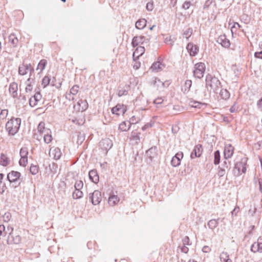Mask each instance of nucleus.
<instances>
[{"label": "nucleus", "mask_w": 262, "mask_h": 262, "mask_svg": "<svg viewBox=\"0 0 262 262\" xmlns=\"http://www.w3.org/2000/svg\"><path fill=\"white\" fill-rule=\"evenodd\" d=\"M41 137L43 138L45 143H50L53 140L52 132L50 128L46 127L45 123L43 122H40L37 127V133Z\"/></svg>", "instance_id": "f257e3e1"}, {"label": "nucleus", "mask_w": 262, "mask_h": 262, "mask_svg": "<svg viewBox=\"0 0 262 262\" xmlns=\"http://www.w3.org/2000/svg\"><path fill=\"white\" fill-rule=\"evenodd\" d=\"M206 87L210 92H216L221 88L220 80L216 77L208 75L206 77Z\"/></svg>", "instance_id": "f03ea898"}, {"label": "nucleus", "mask_w": 262, "mask_h": 262, "mask_svg": "<svg viewBox=\"0 0 262 262\" xmlns=\"http://www.w3.org/2000/svg\"><path fill=\"white\" fill-rule=\"evenodd\" d=\"M20 123V118H12L6 123V130L10 135H14L18 131Z\"/></svg>", "instance_id": "7ed1b4c3"}, {"label": "nucleus", "mask_w": 262, "mask_h": 262, "mask_svg": "<svg viewBox=\"0 0 262 262\" xmlns=\"http://www.w3.org/2000/svg\"><path fill=\"white\" fill-rule=\"evenodd\" d=\"M75 112H83L88 108V103L86 99H80L74 105Z\"/></svg>", "instance_id": "20e7f679"}, {"label": "nucleus", "mask_w": 262, "mask_h": 262, "mask_svg": "<svg viewBox=\"0 0 262 262\" xmlns=\"http://www.w3.org/2000/svg\"><path fill=\"white\" fill-rule=\"evenodd\" d=\"M205 65L204 63L199 62L195 64L193 75L195 77L201 79L203 76L205 71Z\"/></svg>", "instance_id": "39448f33"}, {"label": "nucleus", "mask_w": 262, "mask_h": 262, "mask_svg": "<svg viewBox=\"0 0 262 262\" xmlns=\"http://www.w3.org/2000/svg\"><path fill=\"white\" fill-rule=\"evenodd\" d=\"M149 40V38H146L143 35L137 36L133 38L132 40V45L134 47L142 46V45L144 43L148 42Z\"/></svg>", "instance_id": "423d86ee"}, {"label": "nucleus", "mask_w": 262, "mask_h": 262, "mask_svg": "<svg viewBox=\"0 0 262 262\" xmlns=\"http://www.w3.org/2000/svg\"><path fill=\"white\" fill-rule=\"evenodd\" d=\"M127 110L126 105L122 104H118L112 108V112L113 114L119 116L123 115Z\"/></svg>", "instance_id": "0eeeda50"}, {"label": "nucleus", "mask_w": 262, "mask_h": 262, "mask_svg": "<svg viewBox=\"0 0 262 262\" xmlns=\"http://www.w3.org/2000/svg\"><path fill=\"white\" fill-rule=\"evenodd\" d=\"M49 156L54 160H58L61 156L62 153L60 149L57 147L53 146L49 150Z\"/></svg>", "instance_id": "6e6552de"}, {"label": "nucleus", "mask_w": 262, "mask_h": 262, "mask_svg": "<svg viewBox=\"0 0 262 262\" xmlns=\"http://www.w3.org/2000/svg\"><path fill=\"white\" fill-rule=\"evenodd\" d=\"M251 250L254 253L262 252V236L259 237L257 241L252 245Z\"/></svg>", "instance_id": "1a4fd4ad"}, {"label": "nucleus", "mask_w": 262, "mask_h": 262, "mask_svg": "<svg viewBox=\"0 0 262 262\" xmlns=\"http://www.w3.org/2000/svg\"><path fill=\"white\" fill-rule=\"evenodd\" d=\"M33 70L32 66L30 63L23 62L19 67L18 72L20 75H26L29 71Z\"/></svg>", "instance_id": "9d476101"}, {"label": "nucleus", "mask_w": 262, "mask_h": 262, "mask_svg": "<svg viewBox=\"0 0 262 262\" xmlns=\"http://www.w3.org/2000/svg\"><path fill=\"white\" fill-rule=\"evenodd\" d=\"M92 203L95 205H98L102 200V195L101 192L98 190H95L93 192L91 196Z\"/></svg>", "instance_id": "9b49d317"}, {"label": "nucleus", "mask_w": 262, "mask_h": 262, "mask_svg": "<svg viewBox=\"0 0 262 262\" xmlns=\"http://www.w3.org/2000/svg\"><path fill=\"white\" fill-rule=\"evenodd\" d=\"M21 177V173L18 171L12 170L7 174V179L10 182H15Z\"/></svg>", "instance_id": "f8f14e48"}, {"label": "nucleus", "mask_w": 262, "mask_h": 262, "mask_svg": "<svg viewBox=\"0 0 262 262\" xmlns=\"http://www.w3.org/2000/svg\"><path fill=\"white\" fill-rule=\"evenodd\" d=\"M183 158V153L182 152H177L174 156H173L171 161V165L174 166H178L181 164V160Z\"/></svg>", "instance_id": "ddd939ff"}, {"label": "nucleus", "mask_w": 262, "mask_h": 262, "mask_svg": "<svg viewBox=\"0 0 262 262\" xmlns=\"http://www.w3.org/2000/svg\"><path fill=\"white\" fill-rule=\"evenodd\" d=\"M203 151V147L201 144H198L194 147L192 152L190 155V157L192 159H194L197 157H200Z\"/></svg>", "instance_id": "4468645a"}, {"label": "nucleus", "mask_w": 262, "mask_h": 262, "mask_svg": "<svg viewBox=\"0 0 262 262\" xmlns=\"http://www.w3.org/2000/svg\"><path fill=\"white\" fill-rule=\"evenodd\" d=\"M234 148L231 144H226L224 148V157L225 159L230 158L234 153Z\"/></svg>", "instance_id": "2eb2a0df"}, {"label": "nucleus", "mask_w": 262, "mask_h": 262, "mask_svg": "<svg viewBox=\"0 0 262 262\" xmlns=\"http://www.w3.org/2000/svg\"><path fill=\"white\" fill-rule=\"evenodd\" d=\"M187 50L190 56H195L199 52V48L196 45L189 43L187 46Z\"/></svg>", "instance_id": "dca6fc26"}, {"label": "nucleus", "mask_w": 262, "mask_h": 262, "mask_svg": "<svg viewBox=\"0 0 262 262\" xmlns=\"http://www.w3.org/2000/svg\"><path fill=\"white\" fill-rule=\"evenodd\" d=\"M120 202V198L117 195L111 194L108 199V204L109 206L113 207L117 205Z\"/></svg>", "instance_id": "f3484780"}, {"label": "nucleus", "mask_w": 262, "mask_h": 262, "mask_svg": "<svg viewBox=\"0 0 262 262\" xmlns=\"http://www.w3.org/2000/svg\"><path fill=\"white\" fill-rule=\"evenodd\" d=\"M151 84H152L155 89L159 90H162V88L164 86V83L162 82L160 79H158L157 78H155V79H153L151 81Z\"/></svg>", "instance_id": "a211bd4d"}, {"label": "nucleus", "mask_w": 262, "mask_h": 262, "mask_svg": "<svg viewBox=\"0 0 262 262\" xmlns=\"http://www.w3.org/2000/svg\"><path fill=\"white\" fill-rule=\"evenodd\" d=\"M145 51L144 47L139 46L136 49L135 51L133 53V58L134 59H138L140 56H141Z\"/></svg>", "instance_id": "6ab92c4d"}, {"label": "nucleus", "mask_w": 262, "mask_h": 262, "mask_svg": "<svg viewBox=\"0 0 262 262\" xmlns=\"http://www.w3.org/2000/svg\"><path fill=\"white\" fill-rule=\"evenodd\" d=\"M90 179L94 183H97L99 182V178L97 172L95 170H92L89 173Z\"/></svg>", "instance_id": "aec40b11"}, {"label": "nucleus", "mask_w": 262, "mask_h": 262, "mask_svg": "<svg viewBox=\"0 0 262 262\" xmlns=\"http://www.w3.org/2000/svg\"><path fill=\"white\" fill-rule=\"evenodd\" d=\"M40 98V95L39 94L34 95L30 99L29 103L30 106L32 107L35 106L37 104V102Z\"/></svg>", "instance_id": "412c9836"}, {"label": "nucleus", "mask_w": 262, "mask_h": 262, "mask_svg": "<svg viewBox=\"0 0 262 262\" xmlns=\"http://www.w3.org/2000/svg\"><path fill=\"white\" fill-rule=\"evenodd\" d=\"M238 168V172L236 176L241 175L242 173H245L246 171V167L245 165L242 163H237L235 166V169Z\"/></svg>", "instance_id": "4be33fe9"}, {"label": "nucleus", "mask_w": 262, "mask_h": 262, "mask_svg": "<svg viewBox=\"0 0 262 262\" xmlns=\"http://www.w3.org/2000/svg\"><path fill=\"white\" fill-rule=\"evenodd\" d=\"M164 65L160 61H157L153 63L150 69L154 72H158L163 69Z\"/></svg>", "instance_id": "5701e85b"}, {"label": "nucleus", "mask_w": 262, "mask_h": 262, "mask_svg": "<svg viewBox=\"0 0 262 262\" xmlns=\"http://www.w3.org/2000/svg\"><path fill=\"white\" fill-rule=\"evenodd\" d=\"M221 45L225 48H228L230 45V41L225 36H221L219 38Z\"/></svg>", "instance_id": "b1692460"}, {"label": "nucleus", "mask_w": 262, "mask_h": 262, "mask_svg": "<svg viewBox=\"0 0 262 262\" xmlns=\"http://www.w3.org/2000/svg\"><path fill=\"white\" fill-rule=\"evenodd\" d=\"M9 164L8 158L4 154H2L0 156V165L3 166H7Z\"/></svg>", "instance_id": "393cba45"}, {"label": "nucleus", "mask_w": 262, "mask_h": 262, "mask_svg": "<svg viewBox=\"0 0 262 262\" xmlns=\"http://www.w3.org/2000/svg\"><path fill=\"white\" fill-rule=\"evenodd\" d=\"M47 64V61L46 59H41L37 65L36 70L39 71V72H42L45 69Z\"/></svg>", "instance_id": "a878e982"}, {"label": "nucleus", "mask_w": 262, "mask_h": 262, "mask_svg": "<svg viewBox=\"0 0 262 262\" xmlns=\"http://www.w3.org/2000/svg\"><path fill=\"white\" fill-rule=\"evenodd\" d=\"M146 25V20L145 19H139L136 23V27L138 29H143Z\"/></svg>", "instance_id": "bb28decb"}, {"label": "nucleus", "mask_w": 262, "mask_h": 262, "mask_svg": "<svg viewBox=\"0 0 262 262\" xmlns=\"http://www.w3.org/2000/svg\"><path fill=\"white\" fill-rule=\"evenodd\" d=\"M13 16L16 19H21L24 17V13L21 10H16L13 12Z\"/></svg>", "instance_id": "cd10ccee"}, {"label": "nucleus", "mask_w": 262, "mask_h": 262, "mask_svg": "<svg viewBox=\"0 0 262 262\" xmlns=\"http://www.w3.org/2000/svg\"><path fill=\"white\" fill-rule=\"evenodd\" d=\"M130 125L125 122H121L119 126V129L122 132H125L129 129Z\"/></svg>", "instance_id": "c85d7f7f"}, {"label": "nucleus", "mask_w": 262, "mask_h": 262, "mask_svg": "<svg viewBox=\"0 0 262 262\" xmlns=\"http://www.w3.org/2000/svg\"><path fill=\"white\" fill-rule=\"evenodd\" d=\"M17 91V84L16 83L13 82L10 84L9 92L12 93L13 96L16 94Z\"/></svg>", "instance_id": "c756f323"}, {"label": "nucleus", "mask_w": 262, "mask_h": 262, "mask_svg": "<svg viewBox=\"0 0 262 262\" xmlns=\"http://www.w3.org/2000/svg\"><path fill=\"white\" fill-rule=\"evenodd\" d=\"M30 172L32 174H36L39 172V167L37 164H32L30 167Z\"/></svg>", "instance_id": "7c9ffc66"}, {"label": "nucleus", "mask_w": 262, "mask_h": 262, "mask_svg": "<svg viewBox=\"0 0 262 262\" xmlns=\"http://www.w3.org/2000/svg\"><path fill=\"white\" fill-rule=\"evenodd\" d=\"M241 27V26L236 22H233L232 25L231 27V31L232 34V36H233V33H236V31L240 29Z\"/></svg>", "instance_id": "2f4dec72"}, {"label": "nucleus", "mask_w": 262, "mask_h": 262, "mask_svg": "<svg viewBox=\"0 0 262 262\" xmlns=\"http://www.w3.org/2000/svg\"><path fill=\"white\" fill-rule=\"evenodd\" d=\"M9 41L12 44L14 47H15L18 42V40L14 34H10L9 37Z\"/></svg>", "instance_id": "473e14b6"}, {"label": "nucleus", "mask_w": 262, "mask_h": 262, "mask_svg": "<svg viewBox=\"0 0 262 262\" xmlns=\"http://www.w3.org/2000/svg\"><path fill=\"white\" fill-rule=\"evenodd\" d=\"M220 259L222 262L227 261L230 259L229 258V255H228L227 252H223L220 255Z\"/></svg>", "instance_id": "72a5a7b5"}, {"label": "nucleus", "mask_w": 262, "mask_h": 262, "mask_svg": "<svg viewBox=\"0 0 262 262\" xmlns=\"http://www.w3.org/2000/svg\"><path fill=\"white\" fill-rule=\"evenodd\" d=\"M50 82V78L48 76H45L42 80L41 85L45 88L49 84Z\"/></svg>", "instance_id": "f704fd0d"}, {"label": "nucleus", "mask_w": 262, "mask_h": 262, "mask_svg": "<svg viewBox=\"0 0 262 262\" xmlns=\"http://www.w3.org/2000/svg\"><path fill=\"white\" fill-rule=\"evenodd\" d=\"M79 90V87L78 85H73L70 90V94H72L73 95H76Z\"/></svg>", "instance_id": "c9c22d12"}, {"label": "nucleus", "mask_w": 262, "mask_h": 262, "mask_svg": "<svg viewBox=\"0 0 262 262\" xmlns=\"http://www.w3.org/2000/svg\"><path fill=\"white\" fill-rule=\"evenodd\" d=\"M28 149L27 147H22L20 150V156L21 157H28Z\"/></svg>", "instance_id": "e433bc0d"}, {"label": "nucleus", "mask_w": 262, "mask_h": 262, "mask_svg": "<svg viewBox=\"0 0 262 262\" xmlns=\"http://www.w3.org/2000/svg\"><path fill=\"white\" fill-rule=\"evenodd\" d=\"M217 221L216 220H211L208 223V226L211 229L215 228L217 225Z\"/></svg>", "instance_id": "4c0bfd02"}, {"label": "nucleus", "mask_w": 262, "mask_h": 262, "mask_svg": "<svg viewBox=\"0 0 262 262\" xmlns=\"http://www.w3.org/2000/svg\"><path fill=\"white\" fill-rule=\"evenodd\" d=\"M220 161V154L219 150L215 151L214 152V163L215 165L219 164Z\"/></svg>", "instance_id": "58836bf2"}, {"label": "nucleus", "mask_w": 262, "mask_h": 262, "mask_svg": "<svg viewBox=\"0 0 262 262\" xmlns=\"http://www.w3.org/2000/svg\"><path fill=\"white\" fill-rule=\"evenodd\" d=\"M19 164L20 166H26L28 164V157H21L19 161Z\"/></svg>", "instance_id": "ea45409f"}, {"label": "nucleus", "mask_w": 262, "mask_h": 262, "mask_svg": "<svg viewBox=\"0 0 262 262\" xmlns=\"http://www.w3.org/2000/svg\"><path fill=\"white\" fill-rule=\"evenodd\" d=\"M73 197L75 199L80 198L83 195V193L81 190H76L73 192Z\"/></svg>", "instance_id": "a19ab883"}, {"label": "nucleus", "mask_w": 262, "mask_h": 262, "mask_svg": "<svg viewBox=\"0 0 262 262\" xmlns=\"http://www.w3.org/2000/svg\"><path fill=\"white\" fill-rule=\"evenodd\" d=\"M83 183L81 180H78L75 184V188L76 190H81L83 188Z\"/></svg>", "instance_id": "79ce46f5"}, {"label": "nucleus", "mask_w": 262, "mask_h": 262, "mask_svg": "<svg viewBox=\"0 0 262 262\" xmlns=\"http://www.w3.org/2000/svg\"><path fill=\"white\" fill-rule=\"evenodd\" d=\"M8 115V110H6V109L3 110L0 113V118L1 119L4 120L7 118Z\"/></svg>", "instance_id": "37998d69"}, {"label": "nucleus", "mask_w": 262, "mask_h": 262, "mask_svg": "<svg viewBox=\"0 0 262 262\" xmlns=\"http://www.w3.org/2000/svg\"><path fill=\"white\" fill-rule=\"evenodd\" d=\"M221 95L224 99H227L229 97V93L226 90H222L221 91Z\"/></svg>", "instance_id": "c03bdc74"}, {"label": "nucleus", "mask_w": 262, "mask_h": 262, "mask_svg": "<svg viewBox=\"0 0 262 262\" xmlns=\"http://www.w3.org/2000/svg\"><path fill=\"white\" fill-rule=\"evenodd\" d=\"M166 254H168L169 255H172L171 251L170 249H166L163 253L160 252V255L162 256H163L164 257L166 256Z\"/></svg>", "instance_id": "a18cd8bd"}, {"label": "nucleus", "mask_w": 262, "mask_h": 262, "mask_svg": "<svg viewBox=\"0 0 262 262\" xmlns=\"http://www.w3.org/2000/svg\"><path fill=\"white\" fill-rule=\"evenodd\" d=\"M163 101L164 99L161 97H159L155 99L154 102L156 104H161L163 102Z\"/></svg>", "instance_id": "49530a36"}, {"label": "nucleus", "mask_w": 262, "mask_h": 262, "mask_svg": "<svg viewBox=\"0 0 262 262\" xmlns=\"http://www.w3.org/2000/svg\"><path fill=\"white\" fill-rule=\"evenodd\" d=\"M117 94L119 97L125 96L127 94V91L124 89H121L118 91Z\"/></svg>", "instance_id": "de8ad7c7"}, {"label": "nucleus", "mask_w": 262, "mask_h": 262, "mask_svg": "<svg viewBox=\"0 0 262 262\" xmlns=\"http://www.w3.org/2000/svg\"><path fill=\"white\" fill-rule=\"evenodd\" d=\"M191 5V4L190 2L186 1L184 3L183 5V8L186 10L190 8Z\"/></svg>", "instance_id": "09e8293b"}, {"label": "nucleus", "mask_w": 262, "mask_h": 262, "mask_svg": "<svg viewBox=\"0 0 262 262\" xmlns=\"http://www.w3.org/2000/svg\"><path fill=\"white\" fill-rule=\"evenodd\" d=\"M192 34V30L188 29L184 32V35L187 38H188Z\"/></svg>", "instance_id": "8fccbe9b"}, {"label": "nucleus", "mask_w": 262, "mask_h": 262, "mask_svg": "<svg viewBox=\"0 0 262 262\" xmlns=\"http://www.w3.org/2000/svg\"><path fill=\"white\" fill-rule=\"evenodd\" d=\"M130 139L135 140H140L139 134L135 133L134 135L132 136V137H130Z\"/></svg>", "instance_id": "3c124183"}, {"label": "nucleus", "mask_w": 262, "mask_h": 262, "mask_svg": "<svg viewBox=\"0 0 262 262\" xmlns=\"http://www.w3.org/2000/svg\"><path fill=\"white\" fill-rule=\"evenodd\" d=\"M254 56L256 58L262 59V51L255 52L254 53Z\"/></svg>", "instance_id": "603ef678"}, {"label": "nucleus", "mask_w": 262, "mask_h": 262, "mask_svg": "<svg viewBox=\"0 0 262 262\" xmlns=\"http://www.w3.org/2000/svg\"><path fill=\"white\" fill-rule=\"evenodd\" d=\"M256 211V209L255 207H252L249 210V214L251 215H253V214L255 213Z\"/></svg>", "instance_id": "864d4df0"}, {"label": "nucleus", "mask_w": 262, "mask_h": 262, "mask_svg": "<svg viewBox=\"0 0 262 262\" xmlns=\"http://www.w3.org/2000/svg\"><path fill=\"white\" fill-rule=\"evenodd\" d=\"M202 251L204 252L207 253L210 252L211 251V249L209 246H205L203 247Z\"/></svg>", "instance_id": "5fc2aeb1"}, {"label": "nucleus", "mask_w": 262, "mask_h": 262, "mask_svg": "<svg viewBox=\"0 0 262 262\" xmlns=\"http://www.w3.org/2000/svg\"><path fill=\"white\" fill-rule=\"evenodd\" d=\"M200 104H201V103H200L198 102L194 101V102H191V103L190 104V105L191 107H199Z\"/></svg>", "instance_id": "6e6d98bb"}, {"label": "nucleus", "mask_w": 262, "mask_h": 262, "mask_svg": "<svg viewBox=\"0 0 262 262\" xmlns=\"http://www.w3.org/2000/svg\"><path fill=\"white\" fill-rule=\"evenodd\" d=\"M189 251V249L187 247L185 246H183L181 248V251L183 253H187Z\"/></svg>", "instance_id": "4d7b16f0"}, {"label": "nucleus", "mask_w": 262, "mask_h": 262, "mask_svg": "<svg viewBox=\"0 0 262 262\" xmlns=\"http://www.w3.org/2000/svg\"><path fill=\"white\" fill-rule=\"evenodd\" d=\"M5 227L3 225H0V236L3 235V233L5 232Z\"/></svg>", "instance_id": "13d9d810"}, {"label": "nucleus", "mask_w": 262, "mask_h": 262, "mask_svg": "<svg viewBox=\"0 0 262 262\" xmlns=\"http://www.w3.org/2000/svg\"><path fill=\"white\" fill-rule=\"evenodd\" d=\"M237 110V107H236V106H235V105H233V106H231V107L230 108V112L231 113H234V112H236Z\"/></svg>", "instance_id": "bf43d9fd"}, {"label": "nucleus", "mask_w": 262, "mask_h": 262, "mask_svg": "<svg viewBox=\"0 0 262 262\" xmlns=\"http://www.w3.org/2000/svg\"><path fill=\"white\" fill-rule=\"evenodd\" d=\"M130 121L133 124H135L136 123L138 122V119L137 120L136 119V118L135 116H133L130 119Z\"/></svg>", "instance_id": "052dcab7"}, {"label": "nucleus", "mask_w": 262, "mask_h": 262, "mask_svg": "<svg viewBox=\"0 0 262 262\" xmlns=\"http://www.w3.org/2000/svg\"><path fill=\"white\" fill-rule=\"evenodd\" d=\"M192 82L190 80H187L185 81V85L188 88V89H189L191 85Z\"/></svg>", "instance_id": "680f3d73"}, {"label": "nucleus", "mask_w": 262, "mask_h": 262, "mask_svg": "<svg viewBox=\"0 0 262 262\" xmlns=\"http://www.w3.org/2000/svg\"><path fill=\"white\" fill-rule=\"evenodd\" d=\"M152 7H153V6H152V4H150V3L147 4V5H146L147 9H148L149 10H151L152 9Z\"/></svg>", "instance_id": "e2e57ef3"}, {"label": "nucleus", "mask_w": 262, "mask_h": 262, "mask_svg": "<svg viewBox=\"0 0 262 262\" xmlns=\"http://www.w3.org/2000/svg\"><path fill=\"white\" fill-rule=\"evenodd\" d=\"M257 105L259 108L262 109V98L258 101Z\"/></svg>", "instance_id": "0e129e2a"}, {"label": "nucleus", "mask_w": 262, "mask_h": 262, "mask_svg": "<svg viewBox=\"0 0 262 262\" xmlns=\"http://www.w3.org/2000/svg\"><path fill=\"white\" fill-rule=\"evenodd\" d=\"M16 239L17 240V242H15V243H18L20 241V237L19 236H17L16 237Z\"/></svg>", "instance_id": "69168bd1"}, {"label": "nucleus", "mask_w": 262, "mask_h": 262, "mask_svg": "<svg viewBox=\"0 0 262 262\" xmlns=\"http://www.w3.org/2000/svg\"><path fill=\"white\" fill-rule=\"evenodd\" d=\"M139 66H140V63H137V64L136 65H134V67L136 69H138L139 68Z\"/></svg>", "instance_id": "338daca9"}, {"label": "nucleus", "mask_w": 262, "mask_h": 262, "mask_svg": "<svg viewBox=\"0 0 262 262\" xmlns=\"http://www.w3.org/2000/svg\"><path fill=\"white\" fill-rule=\"evenodd\" d=\"M260 190L262 192V182H259Z\"/></svg>", "instance_id": "774afa93"}]
</instances>
